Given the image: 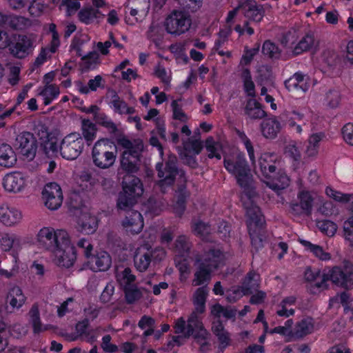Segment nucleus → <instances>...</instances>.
Returning a JSON list of instances; mask_svg holds the SVG:
<instances>
[{"instance_id":"obj_38","label":"nucleus","mask_w":353,"mask_h":353,"mask_svg":"<svg viewBox=\"0 0 353 353\" xmlns=\"http://www.w3.org/2000/svg\"><path fill=\"white\" fill-rule=\"evenodd\" d=\"M81 131L83 138L90 145L96 137L97 131L96 125L90 119H83L81 120Z\"/></svg>"},{"instance_id":"obj_59","label":"nucleus","mask_w":353,"mask_h":353,"mask_svg":"<svg viewBox=\"0 0 353 353\" xmlns=\"http://www.w3.org/2000/svg\"><path fill=\"white\" fill-rule=\"evenodd\" d=\"M176 201L186 203V199L189 196V193L186 190L185 179L181 180V183L178 185L176 190Z\"/></svg>"},{"instance_id":"obj_32","label":"nucleus","mask_w":353,"mask_h":353,"mask_svg":"<svg viewBox=\"0 0 353 353\" xmlns=\"http://www.w3.org/2000/svg\"><path fill=\"white\" fill-rule=\"evenodd\" d=\"M315 46H317L312 33L306 34L297 43L293 50V54L298 55L303 52L308 51L312 49Z\"/></svg>"},{"instance_id":"obj_21","label":"nucleus","mask_w":353,"mask_h":353,"mask_svg":"<svg viewBox=\"0 0 353 353\" xmlns=\"http://www.w3.org/2000/svg\"><path fill=\"white\" fill-rule=\"evenodd\" d=\"M305 75L301 72H296L285 81V86L289 92L294 95H301L307 91L309 85L304 82Z\"/></svg>"},{"instance_id":"obj_12","label":"nucleus","mask_w":353,"mask_h":353,"mask_svg":"<svg viewBox=\"0 0 353 353\" xmlns=\"http://www.w3.org/2000/svg\"><path fill=\"white\" fill-rule=\"evenodd\" d=\"M15 149L23 157L32 160L37 150V141L34 134L29 132H23L19 134L13 143Z\"/></svg>"},{"instance_id":"obj_63","label":"nucleus","mask_w":353,"mask_h":353,"mask_svg":"<svg viewBox=\"0 0 353 353\" xmlns=\"http://www.w3.org/2000/svg\"><path fill=\"white\" fill-rule=\"evenodd\" d=\"M180 157L185 164H187L191 168H196L197 166V162L195 159V155L190 152L183 150L179 154Z\"/></svg>"},{"instance_id":"obj_4","label":"nucleus","mask_w":353,"mask_h":353,"mask_svg":"<svg viewBox=\"0 0 353 353\" xmlns=\"http://www.w3.org/2000/svg\"><path fill=\"white\" fill-rule=\"evenodd\" d=\"M116 141L119 145L125 149L121 157V168L128 173L137 172L143 150V141L140 139L131 141L123 135L118 137Z\"/></svg>"},{"instance_id":"obj_37","label":"nucleus","mask_w":353,"mask_h":353,"mask_svg":"<svg viewBox=\"0 0 353 353\" xmlns=\"http://www.w3.org/2000/svg\"><path fill=\"white\" fill-rule=\"evenodd\" d=\"M207 295L208 289L206 286L199 288L194 292L193 296V303L195 306L196 312H204Z\"/></svg>"},{"instance_id":"obj_19","label":"nucleus","mask_w":353,"mask_h":353,"mask_svg":"<svg viewBox=\"0 0 353 353\" xmlns=\"http://www.w3.org/2000/svg\"><path fill=\"white\" fill-rule=\"evenodd\" d=\"M25 184V176L20 172L9 173L3 178V185L8 192H18L23 188Z\"/></svg>"},{"instance_id":"obj_18","label":"nucleus","mask_w":353,"mask_h":353,"mask_svg":"<svg viewBox=\"0 0 353 353\" xmlns=\"http://www.w3.org/2000/svg\"><path fill=\"white\" fill-rule=\"evenodd\" d=\"M86 259L90 268L94 272L106 271L112 264L111 256L105 251L98 252L95 254L91 253Z\"/></svg>"},{"instance_id":"obj_25","label":"nucleus","mask_w":353,"mask_h":353,"mask_svg":"<svg viewBox=\"0 0 353 353\" xmlns=\"http://www.w3.org/2000/svg\"><path fill=\"white\" fill-rule=\"evenodd\" d=\"M22 218L21 213L14 208L8 205L0 206V221L7 225L12 226L18 223Z\"/></svg>"},{"instance_id":"obj_8","label":"nucleus","mask_w":353,"mask_h":353,"mask_svg":"<svg viewBox=\"0 0 353 353\" xmlns=\"http://www.w3.org/2000/svg\"><path fill=\"white\" fill-rule=\"evenodd\" d=\"M68 237L69 234L65 230L55 231L51 228H43L39 232L37 240L40 246L54 252L61 243H65Z\"/></svg>"},{"instance_id":"obj_17","label":"nucleus","mask_w":353,"mask_h":353,"mask_svg":"<svg viewBox=\"0 0 353 353\" xmlns=\"http://www.w3.org/2000/svg\"><path fill=\"white\" fill-rule=\"evenodd\" d=\"M299 201L290 204V212L294 216H310L313 205V198L308 192H301L298 196Z\"/></svg>"},{"instance_id":"obj_13","label":"nucleus","mask_w":353,"mask_h":353,"mask_svg":"<svg viewBox=\"0 0 353 353\" xmlns=\"http://www.w3.org/2000/svg\"><path fill=\"white\" fill-rule=\"evenodd\" d=\"M193 334L197 342L201 343V350H204L205 347L208 345V343L205 340L209 334L204 328L202 322L199 320L196 312H193L188 319L184 337H189Z\"/></svg>"},{"instance_id":"obj_57","label":"nucleus","mask_w":353,"mask_h":353,"mask_svg":"<svg viewBox=\"0 0 353 353\" xmlns=\"http://www.w3.org/2000/svg\"><path fill=\"white\" fill-rule=\"evenodd\" d=\"M285 154L293 159L295 162L299 163L301 159V152L297 146L294 143H290L284 148Z\"/></svg>"},{"instance_id":"obj_23","label":"nucleus","mask_w":353,"mask_h":353,"mask_svg":"<svg viewBox=\"0 0 353 353\" xmlns=\"http://www.w3.org/2000/svg\"><path fill=\"white\" fill-rule=\"evenodd\" d=\"M265 183L272 190L278 192L289 186L290 179L285 172L279 170L274 171V174H270L268 176Z\"/></svg>"},{"instance_id":"obj_14","label":"nucleus","mask_w":353,"mask_h":353,"mask_svg":"<svg viewBox=\"0 0 353 353\" xmlns=\"http://www.w3.org/2000/svg\"><path fill=\"white\" fill-rule=\"evenodd\" d=\"M42 194L45 205L48 209L55 210L61 205L63 194L61 187L57 183H50L46 185Z\"/></svg>"},{"instance_id":"obj_22","label":"nucleus","mask_w":353,"mask_h":353,"mask_svg":"<svg viewBox=\"0 0 353 353\" xmlns=\"http://www.w3.org/2000/svg\"><path fill=\"white\" fill-rule=\"evenodd\" d=\"M240 7H242L245 17L249 20L259 22L264 16L265 10L263 6L257 5L254 0H247L240 3Z\"/></svg>"},{"instance_id":"obj_54","label":"nucleus","mask_w":353,"mask_h":353,"mask_svg":"<svg viewBox=\"0 0 353 353\" xmlns=\"http://www.w3.org/2000/svg\"><path fill=\"white\" fill-rule=\"evenodd\" d=\"M188 12H195L202 6L203 0H176Z\"/></svg>"},{"instance_id":"obj_55","label":"nucleus","mask_w":353,"mask_h":353,"mask_svg":"<svg viewBox=\"0 0 353 353\" xmlns=\"http://www.w3.org/2000/svg\"><path fill=\"white\" fill-rule=\"evenodd\" d=\"M125 294L126 301L129 304L133 303L142 296L141 290L134 286L126 287Z\"/></svg>"},{"instance_id":"obj_24","label":"nucleus","mask_w":353,"mask_h":353,"mask_svg":"<svg viewBox=\"0 0 353 353\" xmlns=\"http://www.w3.org/2000/svg\"><path fill=\"white\" fill-rule=\"evenodd\" d=\"M98 227L97 219L89 213H82L78 218L77 229L84 234H93Z\"/></svg>"},{"instance_id":"obj_43","label":"nucleus","mask_w":353,"mask_h":353,"mask_svg":"<svg viewBox=\"0 0 353 353\" xmlns=\"http://www.w3.org/2000/svg\"><path fill=\"white\" fill-rule=\"evenodd\" d=\"M262 53L271 59H279L281 57V50L275 43L267 40L263 44Z\"/></svg>"},{"instance_id":"obj_44","label":"nucleus","mask_w":353,"mask_h":353,"mask_svg":"<svg viewBox=\"0 0 353 353\" xmlns=\"http://www.w3.org/2000/svg\"><path fill=\"white\" fill-rule=\"evenodd\" d=\"M94 120L97 124L105 128L110 133H115L118 130L115 123L110 120L107 115L103 112H100L98 111V112L95 114L94 117Z\"/></svg>"},{"instance_id":"obj_46","label":"nucleus","mask_w":353,"mask_h":353,"mask_svg":"<svg viewBox=\"0 0 353 353\" xmlns=\"http://www.w3.org/2000/svg\"><path fill=\"white\" fill-rule=\"evenodd\" d=\"M29 315L30 317V321L32 324L33 327V331L35 334H39L41 332L47 330V327H42V324L40 321V316H39V311L38 306L34 304L31 307Z\"/></svg>"},{"instance_id":"obj_27","label":"nucleus","mask_w":353,"mask_h":353,"mask_svg":"<svg viewBox=\"0 0 353 353\" xmlns=\"http://www.w3.org/2000/svg\"><path fill=\"white\" fill-rule=\"evenodd\" d=\"M17 162V156L12 148L7 143L0 144V165L11 168Z\"/></svg>"},{"instance_id":"obj_34","label":"nucleus","mask_w":353,"mask_h":353,"mask_svg":"<svg viewBox=\"0 0 353 353\" xmlns=\"http://www.w3.org/2000/svg\"><path fill=\"white\" fill-rule=\"evenodd\" d=\"M245 112L252 119H261L266 116V112L261 108V104L252 99L248 101Z\"/></svg>"},{"instance_id":"obj_11","label":"nucleus","mask_w":353,"mask_h":353,"mask_svg":"<svg viewBox=\"0 0 353 353\" xmlns=\"http://www.w3.org/2000/svg\"><path fill=\"white\" fill-rule=\"evenodd\" d=\"M164 26L168 33L179 36L189 30L191 26V19L186 13L173 10L165 19Z\"/></svg>"},{"instance_id":"obj_35","label":"nucleus","mask_w":353,"mask_h":353,"mask_svg":"<svg viewBox=\"0 0 353 353\" xmlns=\"http://www.w3.org/2000/svg\"><path fill=\"white\" fill-rule=\"evenodd\" d=\"M213 333L218 337L220 343V348L224 349L229 345L230 335L229 333L225 330L224 326L221 321L218 320L213 323L212 327Z\"/></svg>"},{"instance_id":"obj_58","label":"nucleus","mask_w":353,"mask_h":353,"mask_svg":"<svg viewBox=\"0 0 353 353\" xmlns=\"http://www.w3.org/2000/svg\"><path fill=\"white\" fill-rule=\"evenodd\" d=\"M243 76H244L245 91L247 92L248 95H249L250 97H254L255 96L254 84L252 80V77H251L250 72L249 70L245 69L243 71Z\"/></svg>"},{"instance_id":"obj_2","label":"nucleus","mask_w":353,"mask_h":353,"mask_svg":"<svg viewBox=\"0 0 353 353\" xmlns=\"http://www.w3.org/2000/svg\"><path fill=\"white\" fill-rule=\"evenodd\" d=\"M224 260L225 256L219 249L210 248L204 251L196 259L199 265L194 273V285L208 283L211 279L212 272L222 265Z\"/></svg>"},{"instance_id":"obj_39","label":"nucleus","mask_w":353,"mask_h":353,"mask_svg":"<svg viewBox=\"0 0 353 353\" xmlns=\"http://www.w3.org/2000/svg\"><path fill=\"white\" fill-rule=\"evenodd\" d=\"M159 178L160 179L155 182L154 185L155 193L162 195L168 194L172 190L176 179L168 176Z\"/></svg>"},{"instance_id":"obj_41","label":"nucleus","mask_w":353,"mask_h":353,"mask_svg":"<svg viewBox=\"0 0 353 353\" xmlns=\"http://www.w3.org/2000/svg\"><path fill=\"white\" fill-rule=\"evenodd\" d=\"M247 214L251 221L248 226L252 225V228H263L265 222L263 216L261 214V211L258 207H254L247 210Z\"/></svg>"},{"instance_id":"obj_28","label":"nucleus","mask_w":353,"mask_h":353,"mask_svg":"<svg viewBox=\"0 0 353 353\" xmlns=\"http://www.w3.org/2000/svg\"><path fill=\"white\" fill-rule=\"evenodd\" d=\"M314 328L313 320L310 317L303 318L297 322L293 330L292 336L301 339L310 334Z\"/></svg>"},{"instance_id":"obj_29","label":"nucleus","mask_w":353,"mask_h":353,"mask_svg":"<svg viewBox=\"0 0 353 353\" xmlns=\"http://www.w3.org/2000/svg\"><path fill=\"white\" fill-rule=\"evenodd\" d=\"M4 21V25L14 30H22L31 25V21L29 19L14 14H6Z\"/></svg>"},{"instance_id":"obj_62","label":"nucleus","mask_w":353,"mask_h":353,"mask_svg":"<svg viewBox=\"0 0 353 353\" xmlns=\"http://www.w3.org/2000/svg\"><path fill=\"white\" fill-rule=\"evenodd\" d=\"M88 326V321L87 319L79 322L76 325V332L77 334L82 338H85V339L88 341H92L94 340V336H89V334L86 333V330Z\"/></svg>"},{"instance_id":"obj_3","label":"nucleus","mask_w":353,"mask_h":353,"mask_svg":"<svg viewBox=\"0 0 353 353\" xmlns=\"http://www.w3.org/2000/svg\"><path fill=\"white\" fill-rule=\"evenodd\" d=\"M143 193V188L141 180L132 174H126L123 179L122 190L117 196V210L125 212L133 210L138 199Z\"/></svg>"},{"instance_id":"obj_10","label":"nucleus","mask_w":353,"mask_h":353,"mask_svg":"<svg viewBox=\"0 0 353 353\" xmlns=\"http://www.w3.org/2000/svg\"><path fill=\"white\" fill-rule=\"evenodd\" d=\"M84 142L79 133H70L65 136L59 145L63 158L68 160L76 159L82 152Z\"/></svg>"},{"instance_id":"obj_60","label":"nucleus","mask_w":353,"mask_h":353,"mask_svg":"<svg viewBox=\"0 0 353 353\" xmlns=\"http://www.w3.org/2000/svg\"><path fill=\"white\" fill-rule=\"evenodd\" d=\"M243 295L241 287H232L226 290L225 299L228 303H235Z\"/></svg>"},{"instance_id":"obj_51","label":"nucleus","mask_w":353,"mask_h":353,"mask_svg":"<svg viewBox=\"0 0 353 353\" xmlns=\"http://www.w3.org/2000/svg\"><path fill=\"white\" fill-rule=\"evenodd\" d=\"M340 100L339 92L334 89L328 90L324 96V101L326 105L330 108H336L339 104Z\"/></svg>"},{"instance_id":"obj_42","label":"nucleus","mask_w":353,"mask_h":353,"mask_svg":"<svg viewBox=\"0 0 353 353\" xmlns=\"http://www.w3.org/2000/svg\"><path fill=\"white\" fill-rule=\"evenodd\" d=\"M103 78L101 75H97L93 79L89 80L88 86L85 85L81 81H77L76 84L80 92L88 94L90 90L96 91L99 87H101Z\"/></svg>"},{"instance_id":"obj_33","label":"nucleus","mask_w":353,"mask_h":353,"mask_svg":"<svg viewBox=\"0 0 353 353\" xmlns=\"http://www.w3.org/2000/svg\"><path fill=\"white\" fill-rule=\"evenodd\" d=\"M248 229L252 246L257 252L263 247V241L266 239L265 232L263 228H252V225L248 226Z\"/></svg>"},{"instance_id":"obj_31","label":"nucleus","mask_w":353,"mask_h":353,"mask_svg":"<svg viewBox=\"0 0 353 353\" xmlns=\"http://www.w3.org/2000/svg\"><path fill=\"white\" fill-rule=\"evenodd\" d=\"M259 164L263 175L266 178L276 170L273 156L269 153L263 154L259 159Z\"/></svg>"},{"instance_id":"obj_56","label":"nucleus","mask_w":353,"mask_h":353,"mask_svg":"<svg viewBox=\"0 0 353 353\" xmlns=\"http://www.w3.org/2000/svg\"><path fill=\"white\" fill-rule=\"evenodd\" d=\"M46 8V4L43 0H34L29 6L28 11L33 17H39Z\"/></svg>"},{"instance_id":"obj_52","label":"nucleus","mask_w":353,"mask_h":353,"mask_svg":"<svg viewBox=\"0 0 353 353\" xmlns=\"http://www.w3.org/2000/svg\"><path fill=\"white\" fill-rule=\"evenodd\" d=\"M99 10L92 8H85L81 10L78 14L79 20L85 23H90L94 19L97 18Z\"/></svg>"},{"instance_id":"obj_61","label":"nucleus","mask_w":353,"mask_h":353,"mask_svg":"<svg viewBox=\"0 0 353 353\" xmlns=\"http://www.w3.org/2000/svg\"><path fill=\"white\" fill-rule=\"evenodd\" d=\"M175 247L182 254L188 253L190 249V243L185 236H179L175 241Z\"/></svg>"},{"instance_id":"obj_6","label":"nucleus","mask_w":353,"mask_h":353,"mask_svg":"<svg viewBox=\"0 0 353 353\" xmlns=\"http://www.w3.org/2000/svg\"><path fill=\"white\" fill-rule=\"evenodd\" d=\"M117 147L109 139H101L94 145L92 152L94 164L101 169L112 167L116 160Z\"/></svg>"},{"instance_id":"obj_9","label":"nucleus","mask_w":353,"mask_h":353,"mask_svg":"<svg viewBox=\"0 0 353 353\" xmlns=\"http://www.w3.org/2000/svg\"><path fill=\"white\" fill-rule=\"evenodd\" d=\"M7 48L12 57L17 59H23L32 54L34 42L28 35L12 34V39Z\"/></svg>"},{"instance_id":"obj_47","label":"nucleus","mask_w":353,"mask_h":353,"mask_svg":"<svg viewBox=\"0 0 353 353\" xmlns=\"http://www.w3.org/2000/svg\"><path fill=\"white\" fill-rule=\"evenodd\" d=\"M148 205L151 210L154 213H159L166 206L167 201L166 199L161 197L160 194H157L150 196L148 199Z\"/></svg>"},{"instance_id":"obj_1","label":"nucleus","mask_w":353,"mask_h":353,"mask_svg":"<svg viewBox=\"0 0 353 353\" xmlns=\"http://www.w3.org/2000/svg\"><path fill=\"white\" fill-rule=\"evenodd\" d=\"M224 165L229 172L235 176L237 183L244 189L250 199L256 196V193L252 185V175L243 154L236 153L232 158H225Z\"/></svg>"},{"instance_id":"obj_36","label":"nucleus","mask_w":353,"mask_h":353,"mask_svg":"<svg viewBox=\"0 0 353 353\" xmlns=\"http://www.w3.org/2000/svg\"><path fill=\"white\" fill-rule=\"evenodd\" d=\"M26 299L21 289L17 286L11 288L7 296V301L13 308L21 307L24 304Z\"/></svg>"},{"instance_id":"obj_40","label":"nucleus","mask_w":353,"mask_h":353,"mask_svg":"<svg viewBox=\"0 0 353 353\" xmlns=\"http://www.w3.org/2000/svg\"><path fill=\"white\" fill-rule=\"evenodd\" d=\"M1 247L3 250L7 252L13 248L14 251L20 250L21 248V240L19 238L10 236L8 234H4L0 240Z\"/></svg>"},{"instance_id":"obj_5","label":"nucleus","mask_w":353,"mask_h":353,"mask_svg":"<svg viewBox=\"0 0 353 353\" xmlns=\"http://www.w3.org/2000/svg\"><path fill=\"white\" fill-rule=\"evenodd\" d=\"M331 281L334 285L348 289L353 285V263L345 260L341 265L334 266L324 272L321 282L316 283L318 288L327 289V281Z\"/></svg>"},{"instance_id":"obj_30","label":"nucleus","mask_w":353,"mask_h":353,"mask_svg":"<svg viewBox=\"0 0 353 353\" xmlns=\"http://www.w3.org/2000/svg\"><path fill=\"white\" fill-rule=\"evenodd\" d=\"M257 275L254 272H249L244 279L241 287L243 295L253 294L258 290L259 288V279Z\"/></svg>"},{"instance_id":"obj_20","label":"nucleus","mask_w":353,"mask_h":353,"mask_svg":"<svg viewBox=\"0 0 353 353\" xmlns=\"http://www.w3.org/2000/svg\"><path fill=\"white\" fill-rule=\"evenodd\" d=\"M122 225L132 234L139 233L143 228V219L142 215L137 210H132L127 212Z\"/></svg>"},{"instance_id":"obj_50","label":"nucleus","mask_w":353,"mask_h":353,"mask_svg":"<svg viewBox=\"0 0 353 353\" xmlns=\"http://www.w3.org/2000/svg\"><path fill=\"white\" fill-rule=\"evenodd\" d=\"M316 225L323 233L329 236H334L337 230L336 224L329 220L318 221Z\"/></svg>"},{"instance_id":"obj_7","label":"nucleus","mask_w":353,"mask_h":353,"mask_svg":"<svg viewBox=\"0 0 353 353\" xmlns=\"http://www.w3.org/2000/svg\"><path fill=\"white\" fill-rule=\"evenodd\" d=\"M165 256L163 248H152L149 244L145 243L139 247L134 255V263L137 270L145 272L148 270L152 259L161 260Z\"/></svg>"},{"instance_id":"obj_15","label":"nucleus","mask_w":353,"mask_h":353,"mask_svg":"<svg viewBox=\"0 0 353 353\" xmlns=\"http://www.w3.org/2000/svg\"><path fill=\"white\" fill-rule=\"evenodd\" d=\"M53 253L59 266L68 268L74 264L76 259L75 248L70 245V237L67 239L65 243H61Z\"/></svg>"},{"instance_id":"obj_16","label":"nucleus","mask_w":353,"mask_h":353,"mask_svg":"<svg viewBox=\"0 0 353 353\" xmlns=\"http://www.w3.org/2000/svg\"><path fill=\"white\" fill-rule=\"evenodd\" d=\"M177 157L172 154L168 155L165 164L163 162L158 163L156 165V170L158 177H170L176 179V176L180 174L183 179L184 173L180 170L177 166Z\"/></svg>"},{"instance_id":"obj_64","label":"nucleus","mask_w":353,"mask_h":353,"mask_svg":"<svg viewBox=\"0 0 353 353\" xmlns=\"http://www.w3.org/2000/svg\"><path fill=\"white\" fill-rule=\"evenodd\" d=\"M342 134L345 141L353 145V123H347L342 128Z\"/></svg>"},{"instance_id":"obj_48","label":"nucleus","mask_w":353,"mask_h":353,"mask_svg":"<svg viewBox=\"0 0 353 353\" xmlns=\"http://www.w3.org/2000/svg\"><path fill=\"white\" fill-rule=\"evenodd\" d=\"M192 228L196 235L202 237L206 236L211 232L210 225L201 220H193Z\"/></svg>"},{"instance_id":"obj_45","label":"nucleus","mask_w":353,"mask_h":353,"mask_svg":"<svg viewBox=\"0 0 353 353\" xmlns=\"http://www.w3.org/2000/svg\"><path fill=\"white\" fill-rule=\"evenodd\" d=\"M299 241L303 246L307 248L321 260H328L330 259V254L328 252H325L322 247L318 245L312 244L310 241L303 239L299 240Z\"/></svg>"},{"instance_id":"obj_49","label":"nucleus","mask_w":353,"mask_h":353,"mask_svg":"<svg viewBox=\"0 0 353 353\" xmlns=\"http://www.w3.org/2000/svg\"><path fill=\"white\" fill-rule=\"evenodd\" d=\"M203 148L202 142L197 139L188 138L187 141H183V150L193 154H199Z\"/></svg>"},{"instance_id":"obj_53","label":"nucleus","mask_w":353,"mask_h":353,"mask_svg":"<svg viewBox=\"0 0 353 353\" xmlns=\"http://www.w3.org/2000/svg\"><path fill=\"white\" fill-rule=\"evenodd\" d=\"M205 147L208 152V157H216L217 159H221V156L219 152V144L214 141L212 137H208L205 140Z\"/></svg>"},{"instance_id":"obj_26","label":"nucleus","mask_w":353,"mask_h":353,"mask_svg":"<svg viewBox=\"0 0 353 353\" xmlns=\"http://www.w3.org/2000/svg\"><path fill=\"white\" fill-rule=\"evenodd\" d=\"M261 129L263 137L273 139L280 132L281 126L280 122L274 117L264 120L261 124Z\"/></svg>"}]
</instances>
